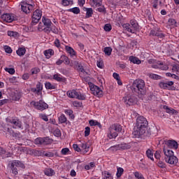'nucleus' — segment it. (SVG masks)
Returning a JSON list of instances; mask_svg holds the SVG:
<instances>
[{
	"label": "nucleus",
	"mask_w": 179,
	"mask_h": 179,
	"mask_svg": "<svg viewBox=\"0 0 179 179\" xmlns=\"http://www.w3.org/2000/svg\"><path fill=\"white\" fill-rule=\"evenodd\" d=\"M131 143H120L116 145L111 146L110 148V149L112 150L122 151V150H127L129 149H131Z\"/></svg>",
	"instance_id": "11"
},
{
	"label": "nucleus",
	"mask_w": 179,
	"mask_h": 179,
	"mask_svg": "<svg viewBox=\"0 0 179 179\" xmlns=\"http://www.w3.org/2000/svg\"><path fill=\"white\" fill-rule=\"evenodd\" d=\"M43 16V11L39 9L35 10L34 14L31 15V24L35 25L38 23L41 17Z\"/></svg>",
	"instance_id": "10"
},
{
	"label": "nucleus",
	"mask_w": 179,
	"mask_h": 179,
	"mask_svg": "<svg viewBox=\"0 0 179 179\" xmlns=\"http://www.w3.org/2000/svg\"><path fill=\"white\" fill-rule=\"evenodd\" d=\"M34 143L36 145H44L43 138H37L34 141Z\"/></svg>",
	"instance_id": "44"
},
{
	"label": "nucleus",
	"mask_w": 179,
	"mask_h": 179,
	"mask_svg": "<svg viewBox=\"0 0 179 179\" xmlns=\"http://www.w3.org/2000/svg\"><path fill=\"white\" fill-rule=\"evenodd\" d=\"M105 31L110 32L113 29V27L110 24H106L103 27Z\"/></svg>",
	"instance_id": "53"
},
{
	"label": "nucleus",
	"mask_w": 179,
	"mask_h": 179,
	"mask_svg": "<svg viewBox=\"0 0 179 179\" xmlns=\"http://www.w3.org/2000/svg\"><path fill=\"white\" fill-rule=\"evenodd\" d=\"M61 59H62L63 63H64L65 65H69L70 61H69V58L67 56L62 55V56H61Z\"/></svg>",
	"instance_id": "46"
},
{
	"label": "nucleus",
	"mask_w": 179,
	"mask_h": 179,
	"mask_svg": "<svg viewBox=\"0 0 179 179\" xmlns=\"http://www.w3.org/2000/svg\"><path fill=\"white\" fill-rule=\"evenodd\" d=\"M158 3L162 5V0H155L152 6L154 9H157Z\"/></svg>",
	"instance_id": "59"
},
{
	"label": "nucleus",
	"mask_w": 179,
	"mask_h": 179,
	"mask_svg": "<svg viewBox=\"0 0 179 179\" xmlns=\"http://www.w3.org/2000/svg\"><path fill=\"white\" fill-rule=\"evenodd\" d=\"M52 79H53L54 80L57 81V82H62V83H64V82L66 81V78H64V77H63V76H62V74L58 73L54 74V76H53V77H52Z\"/></svg>",
	"instance_id": "21"
},
{
	"label": "nucleus",
	"mask_w": 179,
	"mask_h": 179,
	"mask_svg": "<svg viewBox=\"0 0 179 179\" xmlns=\"http://www.w3.org/2000/svg\"><path fill=\"white\" fill-rule=\"evenodd\" d=\"M87 13H85V18H90L93 15V10L92 8H86Z\"/></svg>",
	"instance_id": "43"
},
{
	"label": "nucleus",
	"mask_w": 179,
	"mask_h": 179,
	"mask_svg": "<svg viewBox=\"0 0 179 179\" xmlns=\"http://www.w3.org/2000/svg\"><path fill=\"white\" fill-rule=\"evenodd\" d=\"M59 124H67L68 119L64 113H61L58 117Z\"/></svg>",
	"instance_id": "27"
},
{
	"label": "nucleus",
	"mask_w": 179,
	"mask_h": 179,
	"mask_svg": "<svg viewBox=\"0 0 179 179\" xmlns=\"http://www.w3.org/2000/svg\"><path fill=\"white\" fill-rule=\"evenodd\" d=\"M45 88L48 90H52L56 89V86L52 85L51 83L48 82L45 83Z\"/></svg>",
	"instance_id": "45"
},
{
	"label": "nucleus",
	"mask_w": 179,
	"mask_h": 179,
	"mask_svg": "<svg viewBox=\"0 0 179 179\" xmlns=\"http://www.w3.org/2000/svg\"><path fill=\"white\" fill-rule=\"evenodd\" d=\"M44 55H45L47 59H50L51 56L54 55V51L52 49L47 50L43 52Z\"/></svg>",
	"instance_id": "38"
},
{
	"label": "nucleus",
	"mask_w": 179,
	"mask_h": 179,
	"mask_svg": "<svg viewBox=\"0 0 179 179\" xmlns=\"http://www.w3.org/2000/svg\"><path fill=\"white\" fill-rule=\"evenodd\" d=\"M90 90L91 91V93L94 96H96V97L101 98L103 96V90L101 87L96 86V85L93 84L92 83H88Z\"/></svg>",
	"instance_id": "6"
},
{
	"label": "nucleus",
	"mask_w": 179,
	"mask_h": 179,
	"mask_svg": "<svg viewBox=\"0 0 179 179\" xmlns=\"http://www.w3.org/2000/svg\"><path fill=\"white\" fill-rule=\"evenodd\" d=\"M26 52H27L26 48H19L16 52L18 56L22 57L26 54Z\"/></svg>",
	"instance_id": "39"
},
{
	"label": "nucleus",
	"mask_w": 179,
	"mask_h": 179,
	"mask_svg": "<svg viewBox=\"0 0 179 179\" xmlns=\"http://www.w3.org/2000/svg\"><path fill=\"white\" fill-rule=\"evenodd\" d=\"M20 6L21 10L26 14L30 13V12L34 9V6L29 4L27 1H22L20 3Z\"/></svg>",
	"instance_id": "13"
},
{
	"label": "nucleus",
	"mask_w": 179,
	"mask_h": 179,
	"mask_svg": "<svg viewBox=\"0 0 179 179\" xmlns=\"http://www.w3.org/2000/svg\"><path fill=\"white\" fill-rule=\"evenodd\" d=\"M54 136L57 137H59L62 136V132L59 129H55L53 131Z\"/></svg>",
	"instance_id": "56"
},
{
	"label": "nucleus",
	"mask_w": 179,
	"mask_h": 179,
	"mask_svg": "<svg viewBox=\"0 0 179 179\" xmlns=\"http://www.w3.org/2000/svg\"><path fill=\"white\" fill-rule=\"evenodd\" d=\"M67 12L72 13L76 15H78L79 13H80V9L79 7H74L67 10Z\"/></svg>",
	"instance_id": "37"
},
{
	"label": "nucleus",
	"mask_w": 179,
	"mask_h": 179,
	"mask_svg": "<svg viewBox=\"0 0 179 179\" xmlns=\"http://www.w3.org/2000/svg\"><path fill=\"white\" fill-rule=\"evenodd\" d=\"M146 156L148 158L150 159L152 162L155 161L154 159V154L152 152V150L150 149H148L146 151Z\"/></svg>",
	"instance_id": "40"
},
{
	"label": "nucleus",
	"mask_w": 179,
	"mask_h": 179,
	"mask_svg": "<svg viewBox=\"0 0 179 179\" xmlns=\"http://www.w3.org/2000/svg\"><path fill=\"white\" fill-rule=\"evenodd\" d=\"M122 131V126L120 124H113L110 127L109 129H108L107 132V137L109 138V139H114L117 136H119V134Z\"/></svg>",
	"instance_id": "3"
},
{
	"label": "nucleus",
	"mask_w": 179,
	"mask_h": 179,
	"mask_svg": "<svg viewBox=\"0 0 179 179\" xmlns=\"http://www.w3.org/2000/svg\"><path fill=\"white\" fill-rule=\"evenodd\" d=\"M124 104L127 106H134L135 103H136V99L134 98L132 96H126L123 98Z\"/></svg>",
	"instance_id": "15"
},
{
	"label": "nucleus",
	"mask_w": 179,
	"mask_h": 179,
	"mask_svg": "<svg viewBox=\"0 0 179 179\" xmlns=\"http://www.w3.org/2000/svg\"><path fill=\"white\" fill-rule=\"evenodd\" d=\"M150 34L152 36H157V37H159V38H164V34L157 29H152L150 32Z\"/></svg>",
	"instance_id": "24"
},
{
	"label": "nucleus",
	"mask_w": 179,
	"mask_h": 179,
	"mask_svg": "<svg viewBox=\"0 0 179 179\" xmlns=\"http://www.w3.org/2000/svg\"><path fill=\"white\" fill-rule=\"evenodd\" d=\"M163 152L165 157H171L175 156L173 151L168 148H163Z\"/></svg>",
	"instance_id": "29"
},
{
	"label": "nucleus",
	"mask_w": 179,
	"mask_h": 179,
	"mask_svg": "<svg viewBox=\"0 0 179 179\" xmlns=\"http://www.w3.org/2000/svg\"><path fill=\"white\" fill-rule=\"evenodd\" d=\"M80 148L81 149V153L83 155H85L87 152H89V146L87 145L85 143H82L80 145Z\"/></svg>",
	"instance_id": "30"
},
{
	"label": "nucleus",
	"mask_w": 179,
	"mask_h": 179,
	"mask_svg": "<svg viewBox=\"0 0 179 179\" xmlns=\"http://www.w3.org/2000/svg\"><path fill=\"white\" fill-rule=\"evenodd\" d=\"M31 105L34 106L35 109L40 111H44L49 108V105L43 100H40L39 101H31Z\"/></svg>",
	"instance_id": "8"
},
{
	"label": "nucleus",
	"mask_w": 179,
	"mask_h": 179,
	"mask_svg": "<svg viewBox=\"0 0 179 179\" xmlns=\"http://www.w3.org/2000/svg\"><path fill=\"white\" fill-rule=\"evenodd\" d=\"M123 29L131 34H134L135 32H137L140 30V25L135 19H132L129 21V23H125L122 25Z\"/></svg>",
	"instance_id": "2"
},
{
	"label": "nucleus",
	"mask_w": 179,
	"mask_h": 179,
	"mask_svg": "<svg viewBox=\"0 0 179 179\" xmlns=\"http://www.w3.org/2000/svg\"><path fill=\"white\" fill-rule=\"evenodd\" d=\"M82 105H83L82 102H79L77 101L73 102V106H74L76 108H80L82 106Z\"/></svg>",
	"instance_id": "64"
},
{
	"label": "nucleus",
	"mask_w": 179,
	"mask_h": 179,
	"mask_svg": "<svg viewBox=\"0 0 179 179\" xmlns=\"http://www.w3.org/2000/svg\"><path fill=\"white\" fill-rule=\"evenodd\" d=\"M124 173V169L121 167H118L117 168V173H116V176L117 177V178H120V177H122V175Z\"/></svg>",
	"instance_id": "49"
},
{
	"label": "nucleus",
	"mask_w": 179,
	"mask_h": 179,
	"mask_svg": "<svg viewBox=\"0 0 179 179\" xmlns=\"http://www.w3.org/2000/svg\"><path fill=\"white\" fill-rule=\"evenodd\" d=\"M89 124L90 127H99V128L100 129H102V124L101 123H99L98 121L96 120H90L89 121Z\"/></svg>",
	"instance_id": "31"
},
{
	"label": "nucleus",
	"mask_w": 179,
	"mask_h": 179,
	"mask_svg": "<svg viewBox=\"0 0 179 179\" xmlns=\"http://www.w3.org/2000/svg\"><path fill=\"white\" fill-rule=\"evenodd\" d=\"M96 167L94 162H90V164L85 165V170L89 171Z\"/></svg>",
	"instance_id": "42"
},
{
	"label": "nucleus",
	"mask_w": 179,
	"mask_h": 179,
	"mask_svg": "<svg viewBox=\"0 0 179 179\" xmlns=\"http://www.w3.org/2000/svg\"><path fill=\"white\" fill-rule=\"evenodd\" d=\"M0 156L4 159L7 157H10L11 154L9 152H7L4 148L0 146Z\"/></svg>",
	"instance_id": "23"
},
{
	"label": "nucleus",
	"mask_w": 179,
	"mask_h": 179,
	"mask_svg": "<svg viewBox=\"0 0 179 179\" xmlns=\"http://www.w3.org/2000/svg\"><path fill=\"white\" fill-rule=\"evenodd\" d=\"M39 117L43 120V121H45V122H48L49 121V118L48 117V115L44 114V113H40L39 114Z\"/></svg>",
	"instance_id": "54"
},
{
	"label": "nucleus",
	"mask_w": 179,
	"mask_h": 179,
	"mask_svg": "<svg viewBox=\"0 0 179 179\" xmlns=\"http://www.w3.org/2000/svg\"><path fill=\"white\" fill-rule=\"evenodd\" d=\"M90 131H91V129L90 127H87L85 128V136L87 137V136H89L90 135Z\"/></svg>",
	"instance_id": "60"
},
{
	"label": "nucleus",
	"mask_w": 179,
	"mask_h": 179,
	"mask_svg": "<svg viewBox=\"0 0 179 179\" xmlns=\"http://www.w3.org/2000/svg\"><path fill=\"white\" fill-rule=\"evenodd\" d=\"M174 85V83L172 81L169 82H161L159 83V86L161 89L171 90L172 89V86Z\"/></svg>",
	"instance_id": "16"
},
{
	"label": "nucleus",
	"mask_w": 179,
	"mask_h": 179,
	"mask_svg": "<svg viewBox=\"0 0 179 179\" xmlns=\"http://www.w3.org/2000/svg\"><path fill=\"white\" fill-rule=\"evenodd\" d=\"M96 10L100 13H105L106 11L105 6L102 5L99 6V8H96Z\"/></svg>",
	"instance_id": "55"
},
{
	"label": "nucleus",
	"mask_w": 179,
	"mask_h": 179,
	"mask_svg": "<svg viewBox=\"0 0 179 179\" xmlns=\"http://www.w3.org/2000/svg\"><path fill=\"white\" fill-rule=\"evenodd\" d=\"M103 0H91L90 5L92 7H99L102 6Z\"/></svg>",
	"instance_id": "33"
},
{
	"label": "nucleus",
	"mask_w": 179,
	"mask_h": 179,
	"mask_svg": "<svg viewBox=\"0 0 179 179\" xmlns=\"http://www.w3.org/2000/svg\"><path fill=\"white\" fill-rule=\"evenodd\" d=\"M73 149H74V150L78 152H82V150H81L80 145H78V144H73Z\"/></svg>",
	"instance_id": "58"
},
{
	"label": "nucleus",
	"mask_w": 179,
	"mask_h": 179,
	"mask_svg": "<svg viewBox=\"0 0 179 179\" xmlns=\"http://www.w3.org/2000/svg\"><path fill=\"white\" fill-rule=\"evenodd\" d=\"M54 45L56 48H57L58 49L59 48H61V42L59 41V40L58 38H56L55 41H54Z\"/></svg>",
	"instance_id": "61"
},
{
	"label": "nucleus",
	"mask_w": 179,
	"mask_h": 179,
	"mask_svg": "<svg viewBox=\"0 0 179 179\" xmlns=\"http://www.w3.org/2000/svg\"><path fill=\"white\" fill-rule=\"evenodd\" d=\"M163 108L166 111V113L168 114L173 115L175 113H177V110H176L173 108H169V106H164Z\"/></svg>",
	"instance_id": "32"
},
{
	"label": "nucleus",
	"mask_w": 179,
	"mask_h": 179,
	"mask_svg": "<svg viewBox=\"0 0 179 179\" xmlns=\"http://www.w3.org/2000/svg\"><path fill=\"white\" fill-rule=\"evenodd\" d=\"M42 22L43 25L46 27V28L50 27L52 24V21L46 17H42Z\"/></svg>",
	"instance_id": "26"
},
{
	"label": "nucleus",
	"mask_w": 179,
	"mask_h": 179,
	"mask_svg": "<svg viewBox=\"0 0 179 179\" xmlns=\"http://www.w3.org/2000/svg\"><path fill=\"white\" fill-rule=\"evenodd\" d=\"M7 34L8 36L15 38L17 36V32L15 31H8Z\"/></svg>",
	"instance_id": "47"
},
{
	"label": "nucleus",
	"mask_w": 179,
	"mask_h": 179,
	"mask_svg": "<svg viewBox=\"0 0 179 179\" xmlns=\"http://www.w3.org/2000/svg\"><path fill=\"white\" fill-rule=\"evenodd\" d=\"M165 145L169 147V148L177 150L178 148V143L175 140H169L165 142Z\"/></svg>",
	"instance_id": "17"
},
{
	"label": "nucleus",
	"mask_w": 179,
	"mask_h": 179,
	"mask_svg": "<svg viewBox=\"0 0 179 179\" xmlns=\"http://www.w3.org/2000/svg\"><path fill=\"white\" fill-rule=\"evenodd\" d=\"M145 129H136L133 132V136L136 138H138L139 137L142 136L145 133Z\"/></svg>",
	"instance_id": "20"
},
{
	"label": "nucleus",
	"mask_w": 179,
	"mask_h": 179,
	"mask_svg": "<svg viewBox=\"0 0 179 179\" xmlns=\"http://www.w3.org/2000/svg\"><path fill=\"white\" fill-rule=\"evenodd\" d=\"M4 50H5V52L8 54H11L13 50H12V48L10 47V46H4Z\"/></svg>",
	"instance_id": "63"
},
{
	"label": "nucleus",
	"mask_w": 179,
	"mask_h": 179,
	"mask_svg": "<svg viewBox=\"0 0 179 179\" xmlns=\"http://www.w3.org/2000/svg\"><path fill=\"white\" fill-rule=\"evenodd\" d=\"M62 5L66 7L69 6L70 4H73V1L71 0H62Z\"/></svg>",
	"instance_id": "50"
},
{
	"label": "nucleus",
	"mask_w": 179,
	"mask_h": 179,
	"mask_svg": "<svg viewBox=\"0 0 179 179\" xmlns=\"http://www.w3.org/2000/svg\"><path fill=\"white\" fill-rule=\"evenodd\" d=\"M43 145H48L52 143V138H50L49 137L43 138Z\"/></svg>",
	"instance_id": "41"
},
{
	"label": "nucleus",
	"mask_w": 179,
	"mask_h": 179,
	"mask_svg": "<svg viewBox=\"0 0 179 179\" xmlns=\"http://www.w3.org/2000/svg\"><path fill=\"white\" fill-rule=\"evenodd\" d=\"M131 90L138 95H145L146 87L145 81L142 79H136L131 85Z\"/></svg>",
	"instance_id": "1"
},
{
	"label": "nucleus",
	"mask_w": 179,
	"mask_h": 179,
	"mask_svg": "<svg viewBox=\"0 0 179 179\" xmlns=\"http://www.w3.org/2000/svg\"><path fill=\"white\" fill-rule=\"evenodd\" d=\"M150 78L152 80H158L161 79L160 76H158V75L155 74V73H150Z\"/></svg>",
	"instance_id": "52"
},
{
	"label": "nucleus",
	"mask_w": 179,
	"mask_h": 179,
	"mask_svg": "<svg viewBox=\"0 0 179 179\" xmlns=\"http://www.w3.org/2000/svg\"><path fill=\"white\" fill-rule=\"evenodd\" d=\"M65 50L66 53L70 55L71 57L73 58L74 57L76 56V52L74 50V49L72 47L66 45Z\"/></svg>",
	"instance_id": "22"
},
{
	"label": "nucleus",
	"mask_w": 179,
	"mask_h": 179,
	"mask_svg": "<svg viewBox=\"0 0 179 179\" xmlns=\"http://www.w3.org/2000/svg\"><path fill=\"white\" fill-rule=\"evenodd\" d=\"M43 90V85L41 83L36 84V88H33L32 92H36L38 95L41 94V90Z\"/></svg>",
	"instance_id": "25"
},
{
	"label": "nucleus",
	"mask_w": 179,
	"mask_h": 179,
	"mask_svg": "<svg viewBox=\"0 0 179 179\" xmlns=\"http://www.w3.org/2000/svg\"><path fill=\"white\" fill-rule=\"evenodd\" d=\"M165 162L171 165L176 166L178 163V159L176 156L165 157Z\"/></svg>",
	"instance_id": "18"
},
{
	"label": "nucleus",
	"mask_w": 179,
	"mask_h": 179,
	"mask_svg": "<svg viewBox=\"0 0 179 179\" xmlns=\"http://www.w3.org/2000/svg\"><path fill=\"white\" fill-rule=\"evenodd\" d=\"M101 174L103 176L102 179H113V176L107 171H104Z\"/></svg>",
	"instance_id": "36"
},
{
	"label": "nucleus",
	"mask_w": 179,
	"mask_h": 179,
	"mask_svg": "<svg viewBox=\"0 0 179 179\" xmlns=\"http://www.w3.org/2000/svg\"><path fill=\"white\" fill-rule=\"evenodd\" d=\"M6 120H7L8 122L11 123V124H13V128L14 129H23V127L22 125V122L20 120H19L18 119H17V118H13V119L7 118Z\"/></svg>",
	"instance_id": "12"
},
{
	"label": "nucleus",
	"mask_w": 179,
	"mask_h": 179,
	"mask_svg": "<svg viewBox=\"0 0 179 179\" xmlns=\"http://www.w3.org/2000/svg\"><path fill=\"white\" fill-rule=\"evenodd\" d=\"M129 60L131 63L136 65H140L142 63V62L137 57L134 56H130Z\"/></svg>",
	"instance_id": "28"
},
{
	"label": "nucleus",
	"mask_w": 179,
	"mask_h": 179,
	"mask_svg": "<svg viewBox=\"0 0 179 179\" xmlns=\"http://www.w3.org/2000/svg\"><path fill=\"white\" fill-rule=\"evenodd\" d=\"M103 52L105 55L110 56L111 55V52H113V48H111L110 47H105Z\"/></svg>",
	"instance_id": "48"
},
{
	"label": "nucleus",
	"mask_w": 179,
	"mask_h": 179,
	"mask_svg": "<svg viewBox=\"0 0 179 179\" xmlns=\"http://www.w3.org/2000/svg\"><path fill=\"white\" fill-rule=\"evenodd\" d=\"M64 113L66 115L69 116L70 120H74L75 119V115L73 114V111L71 109H66L64 110Z\"/></svg>",
	"instance_id": "35"
},
{
	"label": "nucleus",
	"mask_w": 179,
	"mask_h": 179,
	"mask_svg": "<svg viewBox=\"0 0 179 179\" xmlns=\"http://www.w3.org/2000/svg\"><path fill=\"white\" fill-rule=\"evenodd\" d=\"M134 175L136 179H145L143 175L138 171L134 172Z\"/></svg>",
	"instance_id": "51"
},
{
	"label": "nucleus",
	"mask_w": 179,
	"mask_h": 179,
	"mask_svg": "<svg viewBox=\"0 0 179 179\" xmlns=\"http://www.w3.org/2000/svg\"><path fill=\"white\" fill-rule=\"evenodd\" d=\"M148 63L152 64L151 67L155 69H160L166 71L169 69L167 65L164 64L162 62H156L154 59H150L148 60Z\"/></svg>",
	"instance_id": "4"
},
{
	"label": "nucleus",
	"mask_w": 179,
	"mask_h": 179,
	"mask_svg": "<svg viewBox=\"0 0 179 179\" xmlns=\"http://www.w3.org/2000/svg\"><path fill=\"white\" fill-rule=\"evenodd\" d=\"M31 75H36L40 72L39 68L35 67L31 70Z\"/></svg>",
	"instance_id": "62"
},
{
	"label": "nucleus",
	"mask_w": 179,
	"mask_h": 179,
	"mask_svg": "<svg viewBox=\"0 0 179 179\" xmlns=\"http://www.w3.org/2000/svg\"><path fill=\"white\" fill-rule=\"evenodd\" d=\"M67 96L71 99H76L78 100H85V95L75 90L66 92Z\"/></svg>",
	"instance_id": "9"
},
{
	"label": "nucleus",
	"mask_w": 179,
	"mask_h": 179,
	"mask_svg": "<svg viewBox=\"0 0 179 179\" xmlns=\"http://www.w3.org/2000/svg\"><path fill=\"white\" fill-rule=\"evenodd\" d=\"M44 174L48 177H52L55 175V171L52 169H46L44 170Z\"/></svg>",
	"instance_id": "34"
},
{
	"label": "nucleus",
	"mask_w": 179,
	"mask_h": 179,
	"mask_svg": "<svg viewBox=\"0 0 179 179\" xmlns=\"http://www.w3.org/2000/svg\"><path fill=\"white\" fill-rule=\"evenodd\" d=\"M51 31L54 34H58L59 33V30L55 25H50V27L44 29V32L48 34H50Z\"/></svg>",
	"instance_id": "19"
},
{
	"label": "nucleus",
	"mask_w": 179,
	"mask_h": 179,
	"mask_svg": "<svg viewBox=\"0 0 179 179\" xmlns=\"http://www.w3.org/2000/svg\"><path fill=\"white\" fill-rule=\"evenodd\" d=\"M24 167H25L24 164L19 160H13L11 162L10 169H11L12 173H13V174H14V176H17L18 174V169L19 168L24 169Z\"/></svg>",
	"instance_id": "7"
},
{
	"label": "nucleus",
	"mask_w": 179,
	"mask_h": 179,
	"mask_svg": "<svg viewBox=\"0 0 179 179\" xmlns=\"http://www.w3.org/2000/svg\"><path fill=\"white\" fill-rule=\"evenodd\" d=\"M1 19L8 23H11L15 20L16 17L14 14L12 13H4L1 15Z\"/></svg>",
	"instance_id": "14"
},
{
	"label": "nucleus",
	"mask_w": 179,
	"mask_h": 179,
	"mask_svg": "<svg viewBox=\"0 0 179 179\" xmlns=\"http://www.w3.org/2000/svg\"><path fill=\"white\" fill-rule=\"evenodd\" d=\"M136 126L137 129L146 130L148 127V121L143 116H139L136 117Z\"/></svg>",
	"instance_id": "5"
},
{
	"label": "nucleus",
	"mask_w": 179,
	"mask_h": 179,
	"mask_svg": "<svg viewBox=\"0 0 179 179\" xmlns=\"http://www.w3.org/2000/svg\"><path fill=\"white\" fill-rule=\"evenodd\" d=\"M5 71H6V72H8L9 74H10V75H14L15 74V69H13V68H6L5 69Z\"/></svg>",
	"instance_id": "57"
}]
</instances>
